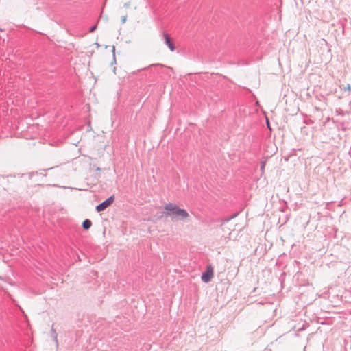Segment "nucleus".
<instances>
[{
	"instance_id": "obj_1",
	"label": "nucleus",
	"mask_w": 351,
	"mask_h": 351,
	"mask_svg": "<svg viewBox=\"0 0 351 351\" xmlns=\"http://www.w3.org/2000/svg\"><path fill=\"white\" fill-rule=\"evenodd\" d=\"M163 209L164 215L171 217L173 221H187L190 217L186 210L180 208L173 203L167 204Z\"/></svg>"
},
{
	"instance_id": "obj_2",
	"label": "nucleus",
	"mask_w": 351,
	"mask_h": 351,
	"mask_svg": "<svg viewBox=\"0 0 351 351\" xmlns=\"http://www.w3.org/2000/svg\"><path fill=\"white\" fill-rule=\"evenodd\" d=\"M213 276V268L212 265H208L206 271L202 274L201 279L204 282L208 283L212 280Z\"/></svg>"
},
{
	"instance_id": "obj_3",
	"label": "nucleus",
	"mask_w": 351,
	"mask_h": 351,
	"mask_svg": "<svg viewBox=\"0 0 351 351\" xmlns=\"http://www.w3.org/2000/svg\"><path fill=\"white\" fill-rule=\"evenodd\" d=\"M114 202V197L111 196L108 197L106 200L101 203L100 204L96 206V210L97 212L104 211L106 208L110 206Z\"/></svg>"
},
{
	"instance_id": "obj_4",
	"label": "nucleus",
	"mask_w": 351,
	"mask_h": 351,
	"mask_svg": "<svg viewBox=\"0 0 351 351\" xmlns=\"http://www.w3.org/2000/svg\"><path fill=\"white\" fill-rule=\"evenodd\" d=\"M162 37H163L165 43L167 45L169 49L171 51H174L175 49H176V47H175L173 43H172V40H171V38L170 36L168 34H167V33H164L163 35H162Z\"/></svg>"
},
{
	"instance_id": "obj_5",
	"label": "nucleus",
	"mask_w": 351,
	"mask_h": 351,
	"mask_svg": "<svg viewBox=\"0 0 351 351\" xmlns=\"http://www.w3.org/2000/svg\"><path fill=\"white\" fill-rule=\"evenodd\" d=\"M91 224L92 223L89 219H86L84 221L82 226L84 229L87 230L91 226Z\"/></svg>"
},
{
	"instance_id": "obj_6",
	"label": "nucleus",
	"mask_w": 351,
	"mask_h": 351,
	"mask_svg": "<svg viewBox=\"0 0 351 351\" xmlns=\"http://www.w3.org/2000/svg\"><path fill=\"white\" fill-rule=\"evenodd\" d=\"M264 168H265V162H262L261 167V169L262 171H264Z\"/></svg>"
},
{
	"instance_id": "obj_7",
	"label": "nucleus",
	"mask_w": 351,
	"mask_h": 351,
	"mask_svg": "<svg viewBox=\"0 0 351 351\" xmlns=\"http://www.w3.org/2000/svg\"><path fill=\"white\" fill-rule=\"evenodd\" d=\"M95 29H96V26H93V27H91V29H90V32H94Z\"/></svg>"
},
{
	"instance_id": "obj_8",
	"label": "nucleus",
	"mask_w": 351,
	"mask_h": 351,
	"mask_svg": "<svg viewBox=\"0 0 351 351\" xmlns=\"http://www.w3.org/2000/svg\"><path fill=\"white\" fill-rule=\"evenodd\" d=\"M125 21H126V16H123L122 18V23H124L125 22Z\"/></svg>"
},
{
	"instance_id": "obj_9",
	"label": "nucleus",
	"mask_w": 351,
	"mask_h": 351,
	"mask_svg": "<svg viewBox=\"0 0 351 351\" xmlns=\"http://www.w3.org/2000/svg\"><path fill=\"white\" fill-rule=\"evenodd\" d=\"M345 89L348 90H350V86L348 85V86Z\"/></svg>"
},
{
	"instance_id": "obj_10",
	"label": "nucleus",
	"mask_w": 351,
	"mask_h": 351,
	"mask_svg": "<svg viewBox=\"0 0 351 351\" xmlns=\"http://www.w3.org/2000/svg\"><path fill=\"white\" fill-rule=\"evenodd\" d=\"M267 124L268 128H269V129H271V128H270V127H269V122H268V121L267 122Z\"/></svg>"
},
{
	"instance_id": "obj_11",
	"label": "nucleus",
	"mask_w": 351,
	"mask_h": 351,
	"mask_svg": "<svg viewBox=\"0 0 351 351\" xmlns=\"http://www.w3.org/2000/svg\"><path fill=\"white\" fill-rule=\"evenodd\" d=\"M129 5H130L129 4H125V7H129Z\"/></svg>"
},
{
	"instance_id": "obj_12",
	"label": "nucleus",
	"mask_w": 351,
	"mask_h": 351,
	"mask_svg": "<svg viewBox=\"0 0 351 351\" xmlns=\"http://www.w3.org/2000/svg\"><path fill=\"white\" fill-rule=\"evenodd\" d=\"M97 171H100V168H99V167H97Z\"/></svg>"
}]
</instances>
